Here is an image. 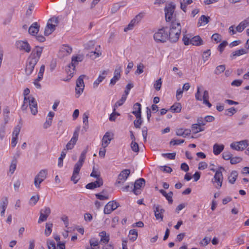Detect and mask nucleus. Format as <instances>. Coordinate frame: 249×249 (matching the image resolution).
Here are the masks:
<instances>
[{
	"label": "nucleus",
	"mask_w": 249,
	"mask_h": 249,
	"mask_svg": "<svg viewBox=\"0 0 249 249\" xmlns=\"http://www.w3.org/2000/svg\"><path fill=\"white\" fill-rule=\"evenodd\" d=\"M16 46L20 50H22L26 53L31 51V48L27 41L19 40L16 42Z\"/></svg>",
	"instance_id": "nucleus-13"
},
{
	"label": "nucleus",
	"mask_w": 249,
	"mask_h": 249,
	"mask_svg": "<svg viewBox=\"0 0 249 249\" xmlns=\"http://www.w3.org/2000/svg\"><path fill=\"white\" fill-rule=\"evenodd\" d=\"M47 170L45 169L41 170L36 176L38 178L44 180L47 176Z\"/></svg>",
	"instance_id": "nucleus-37"
},
{
	"label": "nucleus",
	"mask_w": 249,
	"mask_h": 249,
	"mask_svg": "<svg viewBox=\"0 0 249 249\" xmlns=\"http://www.w3.org/2000/svg\"><path fill=\"white\" fill-rule=\"evenodd\" d=\"M161 78H160L155 82L154 87L157 91H159L161 88Z\"/></svg>",
	"instance_id": "nucleus-50"
},
{
	"label": "nucleus",
	"mask_w": 249,
	"mask_h": 249,
	"mask_svg": "<svg viewBox=\"0 0 249 249\" xmlns=\"http://www.w3.org/2000/svg\"><path fill=\"white\" fill-rule=\"evenodd\" d=\"M242 158L239 157H231L230 162L232 164H235L241 161Z\"/></svg>",
	"instance_id": "nucleus-47"
},
{
	"label": "nucleus",
	"mask_w": 249,
	"mask_h": 249,
	"mask_svg": "<svg viewBox=\"0 0 249 249\" xmlns=\"http://www.w3.org/2000/svg\"><path fill=\"white\" fill-rule=\"evenodd\" d=\"M176 153H163L162 154V156L170 160H174L176 157Z\"/></svg>",
	"instance_id": "nucleus-46"
},
{
	"label": "nucleus",
	"mask_w": 249,
	"mask_h": 249,
	"mask_svg": "<svg viewBox=\"0 0 249 249\" xmlns=\"http://www.w3.org/2000/svg\"><path fill=\"white\" fill-rule=\"evenodd\" d=\"M153 208L156 218L162 221L163 217V213H164L165 210L160 205L154 204Z\"/></svg>",
	"instance_id": "nucleus-14"
},
{
	"label": "nucleus",
	"mask_w": 249,
	"mask_h": 249,
	"mask_svg": "<svg viewBox=\"0 0 249 249\" xmlns=\"http://www.w3.org/2000/svg\"><path fill=\"white\" fill-rule=\"evenodd\" d=\"M60 51L64 53V55H68L71 53L72 48L68 45H63L61 48Z\"/></svg>",
	"instance_id": "nucleus-30"
},
{
	"label": "nucleus",
	"mask_w": 249,
	"mask_h": 249,
	"mask_svg": "<svg viewBox=\"0 0 249 249\" xmlns=\"http://www.w3.org/2000/svg\"><path fill=\"white\" fill-rule=\"evenodd\" d=\"M85 77V75H81L78 77L76 81L75 88L76 98H78L81 93L83 92V90L85 87L84 83V78Z\"/></svg>",
	"instance_id": "nucleus-8"
},
{
	"label": "nucleus",
	"mask_w": 249,
	"mask_h": 249,
	"mask_svg": "<svg viewBox=\"0 0 249 249\" xmlns=\"http://www.w3.org/2000/svg\"><path fill=\"white\" fill-rule=\"evenodd\" d=\"M39 26L37 22L33 23L29 27L28 32L30 34L35 36L39 31Z\"/></svg>",
	"instance_id": "nucleus-20"
},
{
	"label": "nucleus",
	"mask_w": 249,
	"mask_h": 249,
	"mask_svg": "<svg viewBox=\"0 0 249 249\" xmlns=\"http://www.w3.org/2000/svg\"><path fill=\"white\" fill-rule=\"evenodd\" d=\"M88 147L87 146L84 150H83V151L81 152V155L79 157V159L77 163H80L81 164H83L84 160L86 158V155L87 153L88 152Z\"/></svg>",
	"instance_id": "nucleus-33"
},
{
	"label": "nucleus",
	"mask_w": 249,
	"mask_h": 249,
	"mask_svg": "<svg viewBox=\"0 0 249 249\" xmlns=\"http://www.w3.org/2000/svg\"><path fill=\"white\" fill-rule=\"evenodd\" d=\"M238 143L240 146V148H241V151L243 150L245 148L247 147V146L249 145L248 141L247 140H243L240 142H238Z\"/></svg>",
	"instance_id": "nucleus-42"
},
{
	"label": "nucleus",
	"mask_w": 249,
	"mask_h": 249,
	"mask_svg": "<svg viewBox=\"0 0 249 249\" xmlns=\"http://www.w3.org/2000/svg\"><path fill=\"white\" fill-rule=\"evenodd\" d=\"M103 184V181L102 179H97L94 182H92L88 183L86 186V188L88 189L92 190L97 187H100Z\"/></svg>",
	"instance_id": "nucleus-17"
},
{
	"label": "nucleus",
	"mask_w": 249,
	"mask_h": 249,
	"mask_svg": "<svg viewBox=\"0 0 249 249\" xmlns=\"http://www.w3.org/2000/svg\"><path fill=\"white\" fill-rule=\"evenodd\" d=\"M89 243L91 247L98 246L99 241L98 239L92 238L89 240Z\"/></svg>",
	"instance_id": "nucleus-61"
},
{
	"label": "nucleus",
	"mask_w": 249,
	"mask_h": 249,
	"mask_svg": "<svg viewBox=\"0 0 249 249\" xmlns=\"http://www.w3.org/2000/svg\"><path fill=\"white\" fill-rule=\"evenodd\" d=\"M97 49H96V50L95 51H91L89 53L87 54V55L89 56L90 58L92 59H95L97 57H99L100 55H101V53L99 52V51H96Z\"/></svg>",
	"instance_id": "nucleus-38"
},
{
	"label": "nucleus",
	"mask_w": 249,
	"mask_h": 249,
	"mask_svg": "<svg viewBox=\"0 0 249 249\" xmlns=\"http://www.w3.org/2000/svg\"><path fill=\"white\" fill-rule=\"evenodd\" d=\"M228 42L226 41H223L221 42L218 47V50L220 52L222 53L225 49V47L227 45Z\"/></svg>",
	"instance_id": "nucleus-56"
},
{
	"label": "nucleus",
	"mask_w": 249,
	"mask_h": 249,
	"mask_svg": "<svg viewBox=\"0 0 249 249\" xmlns=\"http://www.w3.org/2000/svg\"><path fill=\"white\" fill-rule=\"evenodd\" d=\"M222 157L225 160H231L232 154L229 151H225L222 154Z\"/></svg>",
	"instance_id": "nucleus-54"
},
{
	"label": "nucleus",
	"mask_w": 249,
	"mask_h": 249,
	"mask_svg": "<svg viewBox=\"0 0 249 249\" xmlns=\"http://www.w3.org/2000/svg\"><path fill=\"white\" fill-rule=\"evenodd\" d=\"M66 152L64 151H62L61 156L58 159V166L61 167L63 166V160L66 156Z\"/></svg>",
	"instance_id": "nucleus-44"
},
{
	"label": "nucleus",
	"mask_w": 249,
	"mask_h": 249,
	"mask_svg": "<svg viewBox=\"0 0 249 249\" xmlns=\"http://www.w3.org/2000/svg\"><path fill=\"white\" fill-rule=\"evenodd\" d=\"M202 40L199 36H195L191 38V44L199 46L202 44Z\"/></svg>",
	"instance_id": "nucleus-29"
},
{
	"label": "nucleus",
	"mask_w": 249,
	"mask_h": 249,
	"mask_svg": "<svg viewBox=\"0 0 249 249\" xmlns=\"http://www.w3.org/2000/svg\"><path fill=\"white\" fill-rule=\"evenodd\" d=\"M137 120H135L134 121V124L136 128H140L142 123V120L141 117H140V118H137Z\"/></svg>",
	"instance_id": "nucleus-48"
},
{
	"label": "nucleus",
	"mask_w": 249,
	"mask_h": 249,
	"mask_svg": "<svg viewBox=\"0 0 249 249\" xmlns=\"http://www.w3.org/2000/svg\"><path fill=\"white\" fill-rule=\"evenodd\" d=\"M176 134L178 136H181L185 138L184 130L183 128H178L176 130Z\"/></svg>",
	"instance_id": "nucleus-57"
},
{
	"label": "nucleus",
	"mask_w": 249,
	"mask_h": 249,
	"mask_svg": "<svg viewBox=\"0 0 249 249\" xmlns=\"http://www.w3.org/2000/svg\"><path fill=\"white\" fill-rule=\"evenodd\" d=\"M192 131L194 133H197L204 130V127L201 126L197 123L193 124L191 126Z\"/></svg>",
	"instance_id": "nucleus-31"
},
{
	"label": "nucleus",
	"mask_w": 249,
	"mask_h": 249,
	"mask_svg": "<svg viewBox=\"0 0 249 249\" xmlns=\"http://www.w3.org/2000/svg\"><path fill=\"white\" fill-rule=\"evenodd\" d=\"M210 17H206L205 15H202L199 18L198 25L200 26L202 23L207 24L209 22Z\"/></svg>",
	"instance_id": "nucleus-36"
},
{
	"label": "nucleus",
	"mask_w": 249,
	"mask_h": 249,
	"mask_svg": "<svg viewBox=\"0 0 249 249\" xmlns=\"http://www.w3.org/2000/svg\"><path fill=\"white\" fill-rule=\"evenodd\" d=\"M43 47L36 46L32 51L26 61L25 73L30 75L33 72L35 67L39 61L43 51Z\"/></svg>",
	"instance_id": "nucleus-1"
},
{
	"label": "nucleus",
	"mask_w": 249,
	"mask_h": 249,
	"mask_svg": "<svg viewBox=\"0 0 249 249\" xmlns=\"http://www.w3.org/2000/svg\"><path fill=\"white\" fill-rule=\"evenodd\" d=\"M127 96L126 95H125L123 94L120 100H119L118 101H117L115 104V107H120L124 103L126 99Z\"/></svg>",
	"instance_id": "nucleus-40"
},
{
	"label": "nucleus",
	"mask_w": 249,
	"mask_h": 249,
	"mask_svg": "<svg viewBox=\"0 0 249 249\" xmlns=\"http://www.w3.org/2000/svg\"><path fill=\"white\" fill-rule=\"evenodd\" d=\"M53 226L52 224H48L46 223V229L45 231V235L48 236H49L52 232V227Z\"/></svg>",
	"instance_id": "nucleus-43"
},
{
	"label": "nucleus",
	"mask_w": 249,
	"mask_h": 249,
	"mask_svg": "<svg viewBox=\"0 0 249 249\" xmlns=\"http://www.w3.org/2000/svg\"><path fill=\"white\" fill-rule=\"evenodd\" d=\"M111 139L112 137L111 134L108 132H106L102 140L103 147L105 148L107 147L110 143Z\"/></svg>",
	"instance_id": "nucleus-18"
},
{
	"label": "nucleus",
	"mask_w": 249,
	"mask_h": 249,
	"mask_svg": "<svg viewBox=\"0 0 249 249\" xmlns=\"http://www.w3.org/2000/svg\"><path fill=\"white\" fill-rule=\"evenodd\" d=\"M82 165V164L76 163L74 165L73 172L74 173V174H78Z\"/></svg>",
	"instance_id": "nucleus-59"
},
{
	"label": "nucleus",
	"mask_w": 249,
	"mask_h": 249,
	"mask_svg": "<svg viewBox=\"0 0 249 249\" xmlns=\"http://www.w3.org/2000/svg\"><path fill=\"white\" fill-rule=\"evenodd\" d=\"M28 106L30 107L32 114L34 115H36L38 111L37 102L35 98L31 96L24 98L23 104L21 108L22 111H25Z\"/></svg>",
	"instance_id": "nucleus-3"
},
{
	"label": "nucleus",
	"mask_w": 249,
	"mask_h": 249,
	"mask_svg": "<svg viewBox=\"0 0 249 249\" xmlns=\"http://www.w3.org/2000/svg\"><path fill=\"white\" fill-rule=\"evenodd\" d=\"M167 28L159 29L154 35V38L157 42H164L168 38V34L166 31Z\"/></svg>",
	"instance_id": "nucleus-6"
},
{
	"label": "nucleus",
	"mask_w": 249,
	"mask_h": 249,
	"mask_svg": "<svg viewBox=\"0 0 249 249\" xmlns=\"http://www.w3.org/2000/svg\"><path fill=\"white\" fill-rule=\"evenodd\" d=\"M55 25L48 22L45 29L44 34L45 36H49L55 30Z\"/></svg>",
	"instance_id": "nucleus-23"
},
{
	"label": "nucleus",
	"mask_w": 249,
	"mask_h": 249,
	"mask_svg": "<svg viewBox=\"0 0 249 249\" xmlns=\"http://www.w3.org/2000/svg\"><path fill=\"white\" fill-rule=\"evenodd\" d=\"M248 53V52L247 49L243 48L232 52L230 55V57L232 59L235 58L236 56H239L241 55L246 54Z\"/></svg>",
	"instance_id": "nucleus-21"
},
{
	"label": "nucleus",
	"mask_w": 249,
	"mask_h": 249,
	"mask_svg": "<svg viewBox=\"0 0 249 249\" xmlns=\"http://www.w3.org/2000/svg\"><path fill=\"white\" fill-rule=\"evenodd\" d=\"M43 181H44L43 180H42V179L38 178L36 176L35 178V179H34V184H35V186L36 187V188H40V184Z\"/></svg>",
	"instance_id": "nucleus-51"
},
{
	"label": "nucleus",
	"mask_w": 249,
	"mask_h": 249,
	"mask_svg": "<svg viewBox=\"0 0 249 249\" xmlns=\"http://www.w3.org/2000/svg\"><path fill=\"white\" fill-rule=\"evenodd\" d=\"M51 213V210L49 207H45L41 209L40 211V216L38 221V223H40L47 220V217Z\"/></svg>",
	"instance_id": "nucleus-16"
},
{
	"label": "nucleus",
	"mask_w": 249,
	"mask_h": 249,
	"mask_svg": "<svg viewBox=\"0 0 249 249\" xmlns=\"http://www.w3.org/2000/svg\"><path fill=\"white\" fill-rule=\"evenodd\" d=\"M212 39L215 41L216 43L219 42L221 40V36L218 34H214L212 36Z\"/></svg>",
	"instance_id": "nucleus-58"
},
{
	"label": "nucleus",
	"mask_w": 249,
	"mask_h": 249,
	"mask_svg": "<svg viewBox=\"0 0 249 249\" xmlns=\"http://www.w3.org/2000/svg\"><path fill=\"white\" fill-rule=\"evenodd\" d=\"M119 204L114 201H110L106 205L104 213L105 214H110L113 211L119 207Z\"/></svg>",
	"instance_id": "nucleus-12"
},
{
	"label": "nucleus",
	"mask_w": 249,
	"mask_h": 249,
	"mask_svg": "<svg viewBox=\"0 0 249 249\" xmlns=\"http://www.w3.org/2000/svg\"><path fill=\"white\" fill-rule=\"evenodd\" d=\"M107 75V71H103L102 72V75H100L98 78L93 83V88H96L98 87V85L102 82V81L105 78Z\"/></svg>",
	"instance_id": "nucleus-22"
},
{
	"label": "nucleus",
	"mask_w": 249,
	"mask_h": 249,
	"mask_svg": "<svg viewBox=\"0 0 249 249\" xmlns=\"http://www.w3.org/2000/svg\"><path fill=\"white\" fill-rule=\"evenodd\" d=\"M99 236L101 237L100 242L107 244L109 240V236L107 234L105 231H103L99 233Z\"/></svg>",
	"instance_id": "nucleus-27"
},
{
	"label": "nucleus",
	"mask_w": 249,
	"mask_h": 249,
	"mask_svg": "<svg viewBox=\"0 0 249 249\" xmlns=\"http://www.w3.org/2000/svg\"><path fill=\"white\" fill-rule=\"evenodd\" d=\"M142 18L143 14L142 13H140L136 16L135 17L131 20L127 26L124 28V32H126L129 30H132L135 26L141 21Z\"/></svg>",
	"instance_id": "nucleus-9"
},
{
	"label": "nucleus",
	"mask_w": 249,
	"mask_h": 249,
	"mask_svg": "<svg viewBox=\"0 0 249 249\" xmlns=\"http://www.w3.org/2000/svg\"><path fill=\"white\" fill-rule=\"evenodd\" d=\"M160 192L166 197V198L168 200V202L170 204L172 203L173 199L172 196L173 195V193L172 192H170L168 193H166V192L162 189L160 190Z\"/></svg>",
	"instance_id": "nucleus-26"
},
{
	"label": "nucleus",
	"mask_w": 249,
	"mask_h": 249,
	"mask_svg": "<svg viewBox=\"0 0 249 249\" xmlns=\"http://www.w3.org/2000/svg\"><path fill=\"white\" fill-rule=\"evenodd\" d=\"M130 174V170L129 169L123 170L118 175L117 179L116 182V184H122L127 179L128 177Z\"/></svg>",
	"instance_id": "nucleus-11"
},
{
	"label": "nucleus",
	"mask_w": 249,
	"mask_h": 249,
	"mask_svg": "<svg viewBox=\"0 0 249 249\" xmlns=\"http://www.w3.org/2000/svg\"><path fill=\"white\" fill-rule=\"evenodd\" d=\"M83 59L84 56L82 54H79L72 57L71 63L69 64L66 69V71L68 73L70 72V75L74 73L76 65H77L79 62L82 61Z\"/></svg>",
	"instance_id": "nucleus-5"
},
{
	"label": "nucleus",
	"mask_w": 249,
	"mask_h": 249,
	"mask_svg": "<svg viewBox=\"0 0 249 249\" xmlns=\"http://www.w3.org/2000/svg\"><path fill=\"white\" fill-rule=\"evenodd\" d=\"M8 201L7 197H3L2 199V201L0 202V208L1 209V211L0 212L1 215L2 216L5 213V210L8 205Z\"/></svg>",
	"instance_id": "nucleus-25"
},
{
	"label": "nucleus",
	"mask_w": 249,
	"mask_h": 249,
	"mask_svg": "<svg viewBox=\"0 0 249 249\" xmlns=\"http://www.w3.org/2000/svg\"><path fill=\"white\" fill-rule=\"evenodd\" d=\"M181 26L179 22L175 20L171 22L168 34V38L172 42H177L181 33Z\"/></svg>",
	"instance_id": "nucleus-2"
},
{
	"label": "nucleus",
	"mask_w": 249,
	"mask_h": 249,
	"mask_svg": "<svg viewBox=\"0 0 249 249\" xmlns=\"http://www.w3.org/2000/svg\"><path fill=\"white\" fill-rule=\"evenodd\" d=\"M210 50H207L203 52L202 55L203 59L204 62L207 61L211 55Z\"/></svg>",
	"instance_id": "nucleus-52"
},
{
	"label": "nucleus",
	"mask_w": 249,
	"mask_h": 249,
	"mask_svg": "<svg viewBox=\"0 0 249 249\" xmlns=\"http://www.w3.org/2000/svg\"><path fill=\"white\" fill-rule=\"evenodd\" d=\"M131 149L135 152H138L139 151V147L138 143L135 142H132L131 143Z\"/></svg>",
	"instance_id": "nucleus-49"
},
{
	"label": "nucleus",
	"mask_w": 249,
	"mask_h": 249,
	"mask_svg": "<svg viewBox=\"0 0 249 249\" xmlns=\"http://www.w3.org/2000/svg\"><path fill=\"white\" fill-rule=\"evenodd\" d=\"M224 148L223 144L215 143L213 146V153L215 155H218L224 150Z\"/></svg>",
	"instance_id": "nucleus-24"
},
{
	"label": "nucleus",
	"mask_w": 249,
	"mask_h": 249,
	"mask_svg": "<svg viewBox=\"0 0 249 249\" xmlns=\"http://www.w3.org/2000/svg\"><path fill=\"white\" fill-rule=\"evenodd\" d=\"M80 130L79 127H77L76 129L75 130L73 134V136L71 138V140L69 141L71 143V144H73L74 145H75L78 138L79 136V132Z\"/></svg>",
	"instance_id": "nucleus-28"
},
{
	"label": "nucleus",
	"mask_w": 249,
	"mask_h": 249,
	"mask_svg": "<svg viewBox=\"0 0 249 249\" xmlns=\"http://www.w3.org/2000/svg\"><path fill=\"white\" fill-rule=\"evenodd\" d=\"M47 245L48 249H56L55 244L53 240L48 241Z\"/></svg>",
	"instance_id": "nucleus-64"
},
{
	"label": "nucleus",
	"mask_w": 249,
	"mask_h": 249,
	"mask_svg": "<svg viewBox=\"0 0 249 249\" xmlns=\"http://www.w3.org/2000/svg\"><path fill=\"white\" fill-rule=\"evenodd\" d=\"M225 70V65H220L219 66H218L215 71H214V73L218 75L222 72H223Z\"/></svg>",
	"instance_id": "nucleus-39"
},
{
	"label": "nucleus",
	"mask_w": 249,
	"mask_h": 249,
	"mask_svg": "<svg viewBox=\"0 0 249 249\" xmlns=\"http://www.w3.org/2000/svg\"><path fill=\"white\" fill-rule=\"evenodd\" d=\"M122 71V67L118 65L114 72V76L110 80V85L111 86L114 85L117 81H118L121 77V72Z\"/></svg>",
	"instance_id": "nucleus-15"
},
{
	"label": "nucleus",
	"mask_w": 249,
	"mask_h": 249,
	"mask_svg": "<svg viewBox=\"0 0 249 249\" xmlns=\"http://www.w3.org/2000/svg\"><path fill=\"white\" fill-rule=\"evenodd\" d=\"M133 188V184L130 183L128 185H126L125 186L123 187L122 188V190L123 192H129L130 191L132 192Z\"/></svg>",
	"instance_id": "nucleus-53"
},
{
	"label": "nucleus",
	"mask_w": 249,
	"mask_h": 249,
	"mask_svg": "<svg viewBox=\"0 0 249 249\" xmlns=\"http://www.w3.org/2000/svg\"><path fill=\"white\" fill-rule=\"evenodd\" d=\"M129 239L132 241H135L138 237V232L136 229L130 230L129 232Z\"/></svg>",
	"instance_id": "nucleus-35"
},
{
	"label": "nucleus",
	"mask_w": 249,
	"mask_h": 249,
	"mask_svg": "<svg viewBox=\"0 0 249 249\" xmlns=\"http://www.w3.org/2000/svg\"><path fill=\"white\" fill-rule=\"evenodd\" d=\"M237 111V110L233 107H231L229 109H227L225 110V115L229 116H232L234 113H235Z\"/></svg>",
	"instance_id": "nucleus-41"
},
{
	"label": "nucleus",
	"mask_w": 249,
	"mask_h": 249,
	"mask_svg": "<svg viewBox=\"0 0 249 249\" xmlns=\"http://www.w3.org/2000/svg\"><path fill=\"white\" fill-rule=\"evenodd\" d=\"M17 167V160H13L12 161L11 164L10 166L9 171L11 174H13L15 172Z\"/></svg>",
	"instance_id": "nucleus-45"
},
{
	"label": "nucleus",
	"mask_w": 249,
	"mask_h": 249,
	"mask_svg": "<svg viewBox=\"0 0 249 249\" xmlns=\"http://www.w3.org/2000/svg\"><path fill=\"white\" fill-rule=\"evenodd\" d=\"M237 176V172L236 171H232L231 172L230 176L228 177L229 182L231 184H234L236 180Z\"/></svg>",
	"instance_id": "nucleus-32"
},
{
	"label": "nucleus",
	"mask_w": 249,
	"mask_h": 249,
	"mask_svg": "<svg viewBox=\"0 0 249 249\" xmlns=\"http://www.w3.org/2000/svg\"><path fill=\"white\" fill-rule=\"evenodd\" d=\"M145 180L144 178H140L136 180L133 184V188L132 192L136 195H138L141 194V188L143 187L145 184Z\"/></svg>",
	"instance_id": "nucleus-10"
},
{
	"label": "nucleus",
	"mask_w": 249,
	"mask_h": 249,
	"mask_svg": "<svg viewBox=\"0 0 249 249\" xmlns=\"http://www.w3.org/2000/svg\"><path fill=\"white\" fill-rule=\"evenodd\" d=\"M39 199V196H33L30 200V204L31 205H35Z\"/></svg>",
	"instance_id": "nucleus-63"
},
{
	"label": "nucleus",
	"mask_w": 249,
	"mask_h": 249,
	"mask_svg": "<svg viewBox=\"0 0 249 249\" xmlns=\"http://www.w3.org/2000/svg\"><path fill=\"white\" fill-rule=\"evenodd\" d=\"M132 113L136 118L141 117V105L140 103H136L134 105Z\"/></svg>",
	"instance_id": "nucleus-19"
},
{
	"label": "nucleus",
	"mask_w": 249,
	"mask_h": 249,
	"mask_svg": "<svg viewBox=\"0 0 249 249\" xmlns=\"http://www.w3.org/2000/svg\"><path fill=\"white\" fill-rule=\"evenodd\" d=\"M230 146L233 149L237 151H241V148H240L238 142L231 143Z\"/></svg>",
	"instance_id": "nucleus-62"
},
{
	"label": "nucleus",
	"mask_w": 249,
	"mask_h": 249,
	"mask_svg": "<svg viewBox=\"0 0 249 249\" xmlns=\"http://www.w3.org/2000/svg\"><path fill=\"white\" fill-rule=\"evenodd\" d=\"M184 142V140L179 139V140H172L170 142V144L172 145H178L181 143H182Z\"/></svg>",
	"instance_id": "nucleus-55"
},
{
	"label": "nucleus",
	"mask_w": 249,
	"mask_h": 249,
	"mask_svg": "<svg viewBox=\"0 0 249 249\" xmlns=\"http://www.w3.org/2000/svg\"><path fill=\"white\" fill-rule=\"evenodd\" d=\"M175 5L171 3L169 4L165 7V17L166 21H175L176 19V14H174L175 9Z\"/></svg>",
	"instance_id": "nucleus-4"
},
{
	"label": "nucleus",
	"mask_w": 249,
	"mask_h": 249,
	"mask_svg": "<svg viewBox=\"0 0 249 249\" xmlns=\"http://www.w3.org/2000/svg\"><path fill=\"white\" fill-rule=\"evenodd\" d=\"M181 105L179 103H176L174 104L170 108V109L174 112L179 113L181 110Z\"/></svg>",
	"instance_id": "nucleus-34"
},
{
	"label": "nucleus",
	"mask_w": 249,
	"mask_h": 249,
	"mask_svg": "<svg viewBox=\"0 0 249 249\" xmlns=\"http://www.w3.org/2000/svg\"><path fill=\"white\" fill-rule=\"evenodd\" d=\"M52 120L51 118H47L43 124V128L44 129L49 128L52 125Z\"/></svg>",
	"instance_id": "nucleus-60"
},
{
	"label": "nucleus",
	"mask_w": 249,
	"mask_h": 249,
	"mask_svg": "<svg viewBox=\"0 0 249 249\" xmlns=\"http://www.w3.org/2000/svg\"><path fill=\"white\" fill-rule=\"evenodd\" d=\"M224 170L225 169L223 167H219L218 170L215 172L213 179H212V182L217 183V186H216L215 187L218 189H219L222 186L223 180L222 171Z\"/></svg>",
	"instance_id": "nucleus-7"
}]
</instances>
